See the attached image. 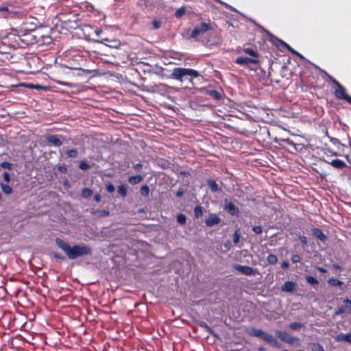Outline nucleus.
<instances>
[{"instance_id":"f257e3e1","label":"nucleus","mask_w":351,"mask_h":351,"mask_svg":"<svg viewBox=\"0 0 351 351\" xmlns=\"http://www.w3.org/2000/svg\"><path fill=\"white\" fill-rule=\"evenodd\" d=\"M57 245L66 254L69 258L73 260L78 257L90 254L92 249L88 245L81 244L71 247L61 239H56Z\"/></svg>"},{"instance_id":"f03ea898","label":"nucleus","mask_w":351,"mask_h":351,"mask_svg":"<svg viewBox=\"0 0 351 351\" xmlns=\"http://www.w3.org/2000/svg\"><path fill=\"white\" fill-rule=\"evenodd\" d=\"M199 73L194 69L176 67L173 69L171 78L182 82L184 79H193L197 77Z\"/></svg>"},{"instance_id":"7ed1b4c3","label":"nucleus","mask_w":351,"mask_h":351,"mask_svg":"<svg viewBox=\"0 0 351 351\" xmlns=\"http://www.w3.org/2000/svg\"><path fill=\"white\" fill-rule=\"evenodd\" d=\"M276 335L282 341L291 345L294 344L295 342L300 341L298 338L293 337L285 331L276 330Z\"/></svg>"},{"instance_id":"20e7f679","label":"nucleus","mask_w":351,"mask_h":351,"mask_svg":"<svg viewBox=\"0 0 351 351\" xmlns=\"http://www.w3.org/2000/svg\"><path fill=\"white\" fill-rule=\"evenodd\" d=\"M210 29L211 27L210 25L206 23H202L199 26L195 27V29L192 31L191 34V38H195L197 36L204 34Z\"/></svg>"},{"instance_id":"39448f33","label":"nucleus","mask_w":351,"mask_h":351,"mask_svg":"<svg viewBox=\"0 0 351 351\" xmlns=\"http://www.w3.org/2000/svg\"><path fill=\"white\" fill-rule=\"evenodd\" d=\"M329 78L332 82L334 84H335L337 87V88L335 91V95L338 99H343L347 95L346 94V89L335 78L330 76Z\"/></svg>"},{"instance_id":"423d86ee","label":"nucleus","mask_w":351,"mask_h":351,"mask_svg":"<svg viewBox=\"0 0 351 351\" xmlns=\"http://www.w3.org/2000/svg\"><path fill=\"white\" fill-rule=\"evenodd\" d=\"M233 267L237 270L238 271L241 272L243 274H245L248 276H253L256 274V271L254 270L253 268H252L250 266H243L238 264L234 265Z\"/></svg>"},{"instance_id":"0eeeda50","label":"nucleus","mask_w":351,"mask_h":351,"mask_svg":"<svg viewBox=\"0 0 351 351\" xmlns=\"http://www.w3.org/2000/svg\"><path fill=\"white\" fill-rule=\"evenodd\" d=\"M235 62L243 66H248L250 64H258V60L256 58H250L247 57H238L235 60Z\"/></svg>"},{"instance_id":"6e6552de","label":"nucleus","mask_w":351,"mask_h":351,"mask_svg":"<svg viewBox=\"0 0 351 351\" xmlns=\"http://www.w3.org/2000/svg\"><path fill=\"white\" fill-rule=\"evenodd\" d=\"M262 339L269 343L271 346L280 348V344L278 341L271 335L265 332Z\"/></svg>"},{"instance_id":"1a4fd4ad","label":"nucleus","mask_w":351,"mask_h":351,"mask_svg":"<svg viewBox=\"0 0 351 351\" xmlns=\"http://www.w3.org/2000/svg\"><path fill=\"white\" fill-rule=\"evenodd\" d=\"M224 208L231 215H237L239 213V210L234 204L228 199L224 200Z\"/></svg>"},{"instance_id":"9d476101","label":"nucleus","mask_w":351,"mask_h":351,"mask_svg":"<svg viewBox=\"0 0 351 351\" xmlns=\"http://www.w3.org/2000/svg\"><path fill=\"white\" fill-rule=\"evenodd\" d=\"M220 222V218L216 214H210L206 219L205 223L206 226L212 227Z\"/></svg>"},{"instance_id":"9b49d317","label":"nucleus","mask_w":351,"mask_h":351,"mask_svg":"<svg viewBox=\"0 0 351 351\" xmlns=\"http://www.w3.org/2000/svg\"><path fill=\"white\" fill-rule=\"evenodd\" d=\"M325 162L329 164L332 167L337 169H342L347 167V164L344 161L339 159L332 160L330 162L325 160Z\"/></svg>"},{"instance_id":"f8f14e48","label":"nucleus","mask_w":351,"mask_h":351,"mask_svg":"<svg viewBox=\"0 0 351 351\" xmlns=\"http://www.w3.org/2000/svg\"><path fill=\"white\" fill-rule=\"evenodd\" d=\"M312 232L313 234L321 241L324 242L326 241L327 237L321 229L318 228H313L312 229Z\"/></svg>"},{"instance_id":"ddd939ff","label":"nucleus","mask_w":351,"mask_h":351,"mask_svg":"<svg viewBox=\"0 0 351 351\" xmlns=\"http://www.w3.org/2000/svg\"><path fill=\"white\" fill-rule=\"evenodd\" d=\"M47 141L56 147H60L62 144V141L56 135H49L47 136Z\"/></svg>"},{"instance_id":"4468645a","label":"nucleus","mask_w":351,"mask_h":351,"mask_svg":"<svg viewBox=\"0 0 351 351\" xmlns=\"http://www.w3.org/2000/svg\"><path fill=\"white\" fill-rule=\"evenodd\" d=\"M335 340L339 342L346 341L351 343V333H340L335 337Z\"/></svg>"},{"instance_id":"2eb2a0df","label":"nucleus","mask_w":351,"mask_h":351,"mask_svg":"<svg viewBox=\"0 0 351 351\" xmlns=\"http://www.w3.org/2000/svg\"><path fill=\"white\" fill-rule=\"evenodd\" d=\"M295 283L291 281H286L282 286V291L291 292L295 289Z\"/></svg>"},{"instance_id":"dca6fc26","label":"nucleus","mask_w":351,"mask_h":351,"mask_svg":"<svg viewBox=\"0 0 351 351\" xmlns=\"http://www.w3.org/2000/svg\"><path fill=\"white\" fill-rule=\"evenodd\" d=\"M265 332L263 331L261 329H259V328H251L250 330H249V334L252 336H254V337H259L261 339H262L263 335H264Z\"/></svg>"},{"instance_id":"f3484780","label":"nucleus","mask_w":351,"mask_h":351,"mask_svg":"<svg viewBox=\"0 0 351 351\" xmlns=\"http://www.w3.org/2000/svg\"><path fill=\"white\" fill-rule=\"evenodd\" d=\"M207 94L216 100H219L222 97L221 93L215 90H209L207 91Z\"/></svg>"},{"instance_id":"a211bd4d","label":"nucleus","mask_w":351,"mask_h":351,"mask_svg":"<svg viewBox=\"0 0 351 351\" xmlns=\"http://www.w3.org/2000/svg\"><path fill=\"white\" fill-rule=\"evenodd\" d=\"M21 16V13L14 10L12 9H9L8 12L4 15L5 18H15V17H20Z\"/></svg>"},{"instance_id":"6ab92c4d","label":"nucleus","mask_w":351,"mask_h":351,"mask_svg":"<svg viewBox=\"0 0 351 351\" xmlns=\"http://www.w3.org/2000/svg\"><path fill=\"white\" fill-rule=\"evenodd\" d=\"M143 180L141 176H134L129 178L128 181L131 184H136Z\"/></svg>"},{"instance_id":"aec40b11","label":"nucleus","mask_w":351,"mask_h":351,"mask_svg":"<svg viewBox=\"0 0 351 351\" xmlns=\"http://www.w3.org/2000/svg\"><path fill=\"white\" fill-rule=\"evenodd\" d=\"M208 184L213 192H217L219 190L218 185L215 181L210 180L208 181Z\"/></svg>"},{"instance_id":"412c9836","label":"nucleus","mask_w":351,"mask_h":351,"mask_svg":"<svg viewBox=\"0 0 351 351\" xmlns=\"http://www.w3.org/2000/svg\"><path fill=\"white\" fill-rule=\"evenodd\" d=\"M1 188L3 193L6 195H10L12 192V189L8 184H1Z\"/></svg>"},{"instance_id":"4be33fe9","label":"nucleus","mask_w":351,"mask_h":351,"mask_svg":"<svg viewBox=\"0 0 351 351\" xmlns=\"http://www.w3.org/2000/svg\"><path fill=\"white\" fill-rule=\"evenodd\" d=\"M118 193L122 196L125 197L127 195V186L124 184H121L118 186Z\"/></svg>"},{"instance_id":"5701e85b","label":"nucleus","mask_w":351,"mask_h":351,"mask_svg":"<svg viewBox=\"0 0 351 351\" xmlns=\"http://www.w3.org/2000/svg\"><path fill=\"white\" fill-rule=\"evenodd\" d=\"M243 51L245 53H246L247 54L251 56L252 57H254V58H257L258 57V53L256 51H255L254 49H250V48H244L243 49Z\"/></svg>"},{"instance_id":"b1692460","label":"nucleus","mask_w":351,"mask_h":351,"mask_svg":"<svg viewBox=\"0 0 351 351\" xmlns=\"http://www.w3.org/2000/svg\"><path fill=\"white\" fill-rule=\"evenodd\" d=\"M267 260L268 263L273 265V264H275V263H277V261H278V258H277V256H276V255H274V254H269V255L267 256Z\"/></svg>"},{"instance_id":"393cba45","label":"nucleus","mask_w":351,"mask_h":351,"mask_svg":"<svg viewBox=\"0 0 351 351\" xmlns=\"http://www.w3.org/2000/svg\"><path fill=\"white\" fill-rule=\"evenodd\" d=\"M311 350L313 351H325L324 348L318 343H313L311 345Z\"/></svg>"},{"instance_id":"a878e982","label":"nucleus","mask_w":351,"mask_h":351,"mask_svg":"<svg viewBox=\"0 0 351 351\" xmlns=\"http://www.w3.org/2000/svg\"><path fill=\"white\" fill-rule=\"evenodd\" d=\"M186 10L184 7H181L176 10L175 12V16L176 18H180L185 14Z\"/></svg>"},{"instance_id":"bb28decb","label":"nucleus","mask_w":351,"mask_h":351,"mask_svg":"<svg viewBox=\"0 0 351 351\" xmlns=\"http://www.w3.org/2000/svg\"><path fill=\"white\" fill-rule=\"evenodd\" d=\"M282 43L289 51H291L293 54L298 56L301 58H303V56L300 53H299L298 51H296L293 49H292L288 44H287L282 41Z\"/></svg>"},{"instance_id":"cd10ccee","label":"nucleus","mask_w":351,"mask_h":351,"mask_svg":"<svg viewBox=\"0 0 351 351\" xmlns=\"http://www.w3.org/2000/svg\"><path fill=\"white\" fill-rule=\"evenodd\" d=\"M306 280L307 282L309 283L310 285H315L318 284L317 280L313 276H306Z\"/></svg>"},{"instance_id":"c85d7f7f","label":"nucleus","mask_w":351,"mask_h":351,"mask_svg":"<svg viewBox=\"0 0 351 351\" xmlns=\"http://www.w3.org/2000/svg\"><path fill=\"white\" fill-rule=\"evenodd\" d=\"M304 326L303 324L298 323V322H292L289 324V328L293 330H298Z\"/></svg>"},{"instance_id":"c756f323","label":"nucleus","mask_w":351,"mask_h":351,"mask_svg":"<svg viewBox=\"0 0 351 351\" xmlns=\"http://www.w3.org/2000/svg\"><path fill=\"white\" fill-rule=\"evenodd\" d=\"M77 154V151L75 149H69L66 152V155L69 158H76Z\"/></svg>"},{"instance_id":"7c9ffc66","label":"nucleus","mask_w":351,"mask_h":351,"mask_svg":"<svg viewBox=\"0 0 351 351\" xmlns=\"http://www.w3.org/2000/svg\"><path fill=\"white\" fill-rule=\"evenodd\" d=\"M92 191L88 188H84L82 190V195L84 197L88 198L91 196L92 195Z\"/></svg>"},{"instance_id":"2f4dec72","label":"nucleus","mask_w":351,"mask_h":351,"mask_svg":"<svg viewBox=\"0 0 351 351\" xmlns=\"http://www.w3.org/2000/svg\"><path fill=\"white\" fill-rule=\"evenodd\" d=\"M194 215L196 218H199L202 215V209L200 206H196L194 209Z\"/></svg>"},{"instance_id":"473e14b6","label":"nucleus","mask_w":351,"mask_h":351,"mask_svg":"<svg viewBox=\"0 0 351 351\" xmlns=\"http://www.w3.org/2000/svg\"><path fill=\"white\" fill-rule=\"evenodd\" d=\"M186 216L183 214H179L177 216V221L180 224H184L186 223Z\"/></svg>"},{"instance_id":"72a5a7b5","label":"nucleus","mask_w":351,"mask_h":351,"mask_svg":"<svg viewBox=\"0 0 351 351\" xmlns=\"http://www.w3.org/2000/svg\"><path fill=\"white\" fill-rule=\"evenodd\" d=\"M13 164L8 162H2L0 164V167L3 169H7L9 170H11L12 168Z\"/></svg>"},{"instance_id":"f704fd0d","label":"nucleus","mask_w":351,"mask_h":351,"mask_svg":"<svg viewBox=\"0 0 351 351\" xmlns=\"http://www.w3.org/2000/svg\"><path fill=\"white\" fill-rule=\"evenodd\" d=\"M328 282L333 286H341L343 284V282L338 279H330Z\"/></svg>"},{"instance_id":"c9c22d12","label":"nucleus","mask_w":351,"mask_h":351,"mask_svg":"<svg viewBox=\"0 0 351 351\" xmlns=\"http://www.w3.org/2000/svg\"><path fill=\"white\" fill-rule=\"evenodd\" d=\"M141 193L143 196L148 195L149 193V189L147 185H144L141 189Z\"/></svg>"},{"instance_id":"e433bc0d","label":"nucleus","mask_w":351,"mask_h":351,"mask_svg":"<svg viewBox=\"0 0 351 351\" xmlns=\"http://www.w3.org/2000/svg\"><path fill=\"white\" fill-rule=\"evenodd\" d=\"M240 240V234L238 232V231H235V232L233 234V243L234 244H237L239 242Z\"/></svg>"},{"instance_id":"4c0bfd02","label":"nucleus","mask_w":351,"mask_h":351,"mask_svg":"<svg viewBox=\"0 0 351 351\" xmlns=\"http://www.w3.org/2000/svg\"><path fill=\"white\" fill-rule=\"evenodd\" d=\"M89 167H90V165L86 162L82 161L80 164V168L82 170H86V169H89Z\"/></svg>"},{"instance_id":"58836bf2","label":"nucleus","mask_w":351,"mask_h":351,"mask_svg":"<svg viewBox=\"0 0 351 351\" xmlns=\"http://www.w3.org/2000/svg\"><path fill=\"white\" fill-rule=\"evenodd\" d=\"M291 261L293 263H298L300 262L301 258L298 254H294L291 257Z\"/></svg>"},{"instance_id":"ea45409f","label":"nucleus","mask_w":351,"mask_h":351,"mask_svg":"<svg viewBox=\"0 0 351 351\" xmlns=\"http://www.w3.org/2000/svg\"><path fill=\"white\" fill-rule=\"evenodd\" d=\"M104 40L112 43V44L109 45L110 47H117V45H119V42L117 40H110L108 38H105V39H104Z\"/></svg>"},{"instance_id":"a19ab883","label":"nucleus","mask_w":351,"mask_h":351,"mask_svg":"<svg viewBox=\"0 0 351 351\" xmlns=\"http://www.w3.org/2000/svg\"><path fill=\"white\" fill-rule=\"evenodd\" d=\"M152 25L154 29H157L160 27L161 23L158 20H154L152 22Z\"/></svg>"},{"instance_id":"79ce46f5","label":"nucleus","mask_w":351,"mask_h":351,"mask_svg":"<svg viewBox=\"0 0 351 351\" xmlns=\"http://www.w3.org/2000/svg\"><path fill=\"white\" fill-rule=\"evenodd\" d=\"M343 303L345 304L346 306L350 309L351 312V300L348 298H346L343 300Z\"/></svg>"},{"instance_id":"37998d69","label":"nucleus","mask_w":351,"mask_h":351,"mask_svg":"<svg viewBox=\"0 0 351 351\" xmlns=\"http://www.w3.org/2000/svg\"><path fill=\"white\" fill-rule=\"evenodd\" d=\"M252 230L256 234H261L262 232V228L260 226H256L253 227Z\"/></svg>"},{"instance_id":"c03bdc74","label":"nucleus","mask_w":351,"mask_h":351,"mask_svg":"<svg viewBox=\"0 0 351 351\" xmlns=\"http://www.w3.org/2000/svg\"><path fill=\"white\" fill-rule=\"evenodd\" d=\"M106 190L109 192V193H112L114 191V186L112 184H107L106 186Z\"/></svg>"},{"instance_id":"a18cd8bd","label":"nucleus","mask_w":351,"mask_h":351,"mask_svg":"<svg viewBox=\"0 0 351 351\" xmlns=\"http://www.w3.org/2000/svg\"><path fill=\"white\" fill-rule=\"evenodd\" d=\"M3 178L5 182H8L10 179L9 173L7 171L3 172Z\"/></svg>"},{"instance_id":"49530a36","label":"nucleus","mask_w":351,"mask_h":351,"mask_svg":"<svg viewBox=\"0 0 351 351\" xmlns=\"http://www.w3.org/2000/svg\"><path fill=\"white\" fill-rule=\"evenodd\" d=\"M299 240L304 245L307 243V238L305 236H303V235L302 236H300L299 237Z\"/></svg>"},{"instance_id":"de8ad7c7","label":"nucleus","mask_w":351,"mask_h":351,"mask_svg":"<svg viewBox=\"0 0 351 351\" xmlns=\"http://www.w3.org/2000/svg\"><path fill=\"white\" fill-rule=\"evenodd\" d=\"M344 311H345V309L343 308H340L337 311H335V315H341L343 313H344Z\"/></svg>"},{"instance_id":"09e8293b","label":"nucleus","mask_w":351,"mask_h":351,"mask_svg":"<svg viewBox=\"0 0 351 351\" xmlns=\"http://www.w3.org/2000/svg\"><path fill=\"white\" fill-rule=\"evenodd\" d=\"M289 266V263L287 262V261H283L282 263H281V267L282 269H287L288 268Z\"/></svg>"},{"instance_id":"8fccbe9b","label":"nucleus","mask_w":351,"mask_h":351,"mask_svg":"<svg viewBox=\"0 0 351 351\" xmlns=\"http://www.w3.org/2000/svg\"><path fill=\"white\" fill-rule=\"evenodd\" d=\"M315 268L317 270H318L319 272H321V273H324H324H326V272H327V270H326V269L323 268V267H318V266H317V267H315Z\"/></svg>"},{"instance_id":"3c124183","label":"nucleus","mask_w":351,"mask_h":351,"mask_svg":"<svg viewBox=\"0 0 351 351\" xmlns=\"http://www.w3.org/2000/svg\"><path fill=\"white\" fill-rule=\"evenodd\" d=\"M201 326L204 328L207 331H208L209 332L212 333V330L210 329V328L207 326L206 324H201Z\"/></svg>"},{"instance_id":"603ef678","label":"nucleus","mask_w":351,"mask_h":351,"mask_svg":"<svg viewBox=\"0 0 351 351\" xmlns=\"http://www.w3.org/2000/svg\"><path fill=\"white\" fill-rule=\"evenodd\" d=\"M94 199L97 202H99L101 201V196L99 194H96L95 196H94Z\"/></svg>"},{"instance_id":"864d4df0","label":"nucleus","mask_w":351,"mask_h":351,"mask_svg":"<svg viewBox=\"0 0 351 351\" xmlns=\"http://www.w3.org/2000/svg\"><path fill=\"white\" fill-rule=\"evenodd\" d=\"M10 8L4 6V7H0V11L1 12H5L6 13L9 10Z\"/></svg>"},{"instance_id":"5fc2aeb1","label":"nucleus","mask_w":351,"mask_h":351,"mask_svg":"<svg viewBox=\"0 0 351 351\" xmlns=\"http://www.w3.org/2000/svg\"><path fill=\"white\" fill-rule=\"evenodd\" d=\"M58 83L61 85H64V86H71V84L69 82H58Z\"/></svg>"},{"instance_id":"6e6d98bb","label":"nucleus","mask_w":351,"mask_h":351,"mask_svg":"<svg viewBox=\"0 0 351 351\" xmlns=\"http://www.w3.org/2000/svg\"><path fill=\"white\" fill-rule=\"evenodd\" d=\"M142 167V165L140 163H138L134 165V169L136 170H140V169Z\"/></svg>"},{"instance_id":"4d7b16f0","label":"nucleus","mask_w":351,"mask_h":351,"mask_svg":"<svg viewBox=\"0 0 351 351\" xmlns=\"http://www.w3.org/2000/svg\"><path fill=\"white\" fill-rule=\"evenodd\" d=\"M343 99L346 100L348 103L351 104V97H349L348 95H346Z\"/></svg>"},{"instance_id":"13d9d810","label":"nucleus","mask_w":351,"mask_h":351,"mask_svg":"<svg viewBox=\"0 0 351 351\" xmlns=\"http://www.w3.org/2000/svg\"><path fill=\"white\" fill-rule=\"evenodd\" d=\"M176 195L178 197H181L183 195V193L182 191H178Z\"/></svg>"},{"instance_id":"bf43d9fd","label":"nucleus","mask_w":351,"mask_h":351,"mask_svg":"<svg viewBox=\"0 0 351 351\" xmlns=\"http://www.w3.org/2000/svg\"><path fill=\"white\" fill-rule=\"evenodd\" d=\"M108 213H109L108 211H106V210H102L101 211V215H108Z\"/></svg>"},{"instance_id":"052dcab7","label":"nucleus","mask_w":351,"mask_h":351,"mask_svg":"<svg viewBox=\"0 0 351 351\" xmlns=\"http://www.w3.org/2000/svg\"><path fill=\"white\" fill-rule=\"evenodd\" d=\"M59 169L60 171L64 172L66 170V168L64 167H60Z\"/></svg>"},{"instance_id":"680f3d73","label":"nucleus","mask_w":351,"mask_h":351,"mask_svg":"<svg viewBox=\"0 0 351 351\" xmlns=\"http://www.w3.org/2000/svg\"><path fill=\"white\" fill-rule=\"evenodd\" d=\"M225 246H226V247H227V248H228V249H229V248H230V242H228V243H225Z\"/></svg>"},{"instance_id":"e2e57ef3","label":"nucleus","mask_w":351,"mask_h":351,"mask_svg":"<svg viewBox=\"0 0 351 351\" xmlns=\"http://www.w3.org/2000/svg\"><path fill=\"white\" fill-rule=\"evenodd\" d=\"M334 268H335L336 269H340V267L337 265H335Z\"/></svg>"},{"instance_id":"0e129e2a","label":"nucleus","mask_w":351,"mask_h":351,"mask_svg":"<svg viewBox=\"0 0 351 351\" xmlns=\"http://www.w3.org/2000/svg\"><path fill=\"white\" fill-rule=\"evenodd\" d=\"M258 350L259 351H265V350L263 348H260Z\"/></svg>"},{"instance_id":"69168bd1","label":"nucleus","mask_w":351,"mask_h":351,"mask_svg":"<svg viewBox=\"0 0 351 351\" xmlns=\"http://www.w3.org/2000/svg\"><path fill=\"white\" fill-rule=\"evenodd\" d=\"M332 155H333V156H337V152H333V153H332Z\"/></svg>"}]
</instances>
